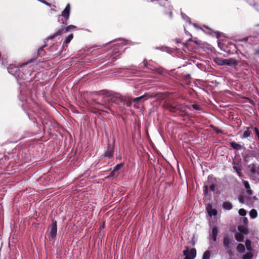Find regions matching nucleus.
Here are the masks:
<instances>
[{"instance_id":"54","label":"nucleus","mask_w":259,"mask_h":259,"mask_svg":"<svg viewBox=\"0 0 259 259\" xmlns=\"http://www.w3.org/2000/svg\"><path fill=\"white\" fill-rule=\"evenodd\" d=\"M116 172L113 171V169L111 171V172L110 173L109 177H113L114 176Z\"/></svg>"},{"instance_id":"43","label":"nucleus","mask_w":259,"mask_h":259,"mask_svg":"<svg viewBox=\"0 0 259 259\" xmlns=\"http://www.w3.org/2000/svg\"><path fill=\"white\" fill-rule=\"evenodd\" d=\"M246 211L244 208H240L238 211V213L242 217H245L246 214Z\"/></svg>"},{"instance_id":"8","label":"nucleus","mask_w":259,"mask_h":259,"mask_svg":"<svg viewBox=\"0 0 259 259\" xmlns=\"http://www.w3.org/2000/svg\"><path fill=\"white\" fill-rule=\"evenodd\" d=\"M10 157L5 154L3 157L0 158V169L7 171H10L12 169V161H9Z\"/></svg>"},{"instance_id":"39","label":"nucleus","mask_w":259,"mask_h":259,"mask_svg":"<svg viewBox=\"0 0 259 259\" xmlns=\"http://www.w3.org/2000/svg\"><path fill=\"white\" fill-rule=\"evenodd\" d=\"M191 107L196 110H201V108L200 107L199 105L198 104H194L192 105L191 107H190L189 105L186 106V108L189 109L190 110H191Z\"/></svg>"},{"instance_id":"22","label":"nucleus","mask_w":259,"mask_h":259,"mask_svg":"<svg viewBox=\"0 0 259 259\" xmlns=\"http://www.w3.org/2000/svg\"><path fill=\"white\" fill-rule=\"evenodd\" d=\"M233 168L234 171L236 172L237 175L239 178H243V175L241 172V165L234 161H233Z\"/></svg>"},{"instance_id":"55","label":"nucleus","mask_w":259,"mask_h":259,"mask_svg":"<svg viewBox=\"0 0 259 259\" xmlns=\"http://www.w3.org/2000/svg\"><path fill=\"white\" fill-rule=\"evenodd\" d=\"M44 4L46 5V6L50 7H51L52 6V4L47 2V1H46L45 3H44Z\"/></svg>"},{"instance_id":"60","label":"nucleus","mask_w":259,"mask_h":259,"mask_svg":"<svg viewBox=\"0 0 259 259\" xmlns=\"http://www.w3.org/2000/svg\"><path fill=\"white\" fill-rule=\"evenodd\" d=\"M194 42H195L196 44H197V45L200 44V43H199V40H195V41H194Z\"/></svg>"},{"instance_id":"10","label":"nucleus","mask_w":259,"mask_h":259,"mask_svg":"<svg viewBox=\"0 0 259 259\" xmlns=\"http://www.w3.org/2000/svg\"><path fill=\"white\" fill-rule=\"evenodd\" d=\"M159 96V93H146L144 95L133 99L132 102H141L142 101H146L149 99L151 98H158Z\"/></svg>"},{"instance_id":"29","label":"nucleus","mask_w":259,"mask_h":259,"mask_svg":"<svg viewBox=\"0 0 259 259\" xmlns=\"http://www.w3.org/2000/svg\"><path fill=\"white\" fill-rule=\"evenodd\" d=\"M250 157L251 153L249 150H246L244 153H242V159L244 162H249L250 160Z\"/></svg>"},{"instance_id":"31","label":"nucleus","mask_w":259,"mask_h":259,"mask_svg":"<svg viewBox=\"0 0 259 259\" xmlns=\"http://www.w3.org/2000/svg\"><path fill=\"white\" fill-rule=\"evenodd\" d=\"M155 49L156 50H159L162 52H166L169 54L172 52V49L166 46L156 47Z\"/></svg>"},{"instance_id":"50","label":"nucleus","mask_w":259,"mask_h":259,"mask_svg":"<svg viewBox=\"0 0 259 259\" xmlns=\"http://www.w3.org/2000/svg\"><path fill=\"white\" fill-rule=\"evenodd\" d=\"M243 223L244 225L247 226L248 223V219L246 217H244L242 219Z\"/></svg>"},{"instance_id":"45","label":"nucleus","mask_w":259,"mask_h":259,"mask_svg":"<svg viewBox=\"0 0 259 259\" xmlns=\"http://www.w3.org/2000/svg\"><path fill=\"white\" fill-rule=\"evenodd\" d=\"M204 190H203V195L204 196H207L208 195V186L207 185L204 186Z\"/></svg>"},{"instance_id":"53","label":"nucleus","mask_w":259,"mask_h":259,"mask_svg":"<svg viewBox=\"0 0 259 259\" xmlns=\"http://www.w3.org/2000/svg\"><path fill=\"white\" fill-rule=\"evenodd\" d=\"M248 101H249V102L251 104H252V105H254V104H255V103H254V101L253 100H252V99H248Z\"/></svg>"},{"instance_id":"30","label":"nucleus","mask_w":259,"mask_h":259,"mask_svg":"<svg viewBox=\"0 0 259 259\" xmlns=\"http://www.w3.org/2000/svg\"><path fill=\"white\" fill-rule=\"evenodd\" d=\"M222 207L224 209L230 210L232 209L233 205L230 201H224L222 204Z\"/></svg>"},{"instance_id":"1","label":"nucleus","mask_w":259,"mask_h":259,"mask_svg":"<svg viewBox=\"0 0 259 259\" xmlns=\"http://www.w3.org/2000/svg\"><path fill=\"white\" fill-rule=\"evenodd\" d=\"M103 95L105 97L109 98L108 102H111L114 111L116 110L117 108L121 111H123L125 110L123 107L120 105V103L128 107H130L132 105V100L131 99L122 96L118 93H114L111 91H105Z\"/></svg>"},{"instance_id":"44","label":"nucleus","mask_w":259,"mask_h":259,"mask_svg":"<svg viewBox=\"0 0 259 259\" xmlns=\"http://www.w3.org/2000/svg\"><path fill=\"white\" fill-rule=\"evenodd\" d=\"M259 27V23L255 25V30H253V34L255 36L259 35V29L257 27Z\"/></svg>"},{"instance_id":"56","label":"nucleus","mask_w":259,"mask_h":259,"mask_svg":"<svg viewBox=\"0 0 259 259\" xmlns=\"http://www.w3.org/2000/svg\"><path fill=\"white\" fill-rule=\"evenodd\" d=\"M191 25H193L196 28H197L198 29H200L199 27L196 23H192Z\"/></svg>"},{"instance_id":"19","label":"nucleus","mask_w":259,"mask_h":259,"mask_svg":"<svg viewBox=\"0 0 259 259\" xmlns=\"http://www.w3.org/2000/svg\"><path fill=\"white\" fill-rule=\"evenodd\" d=\"M248 168H249L248 170V175L250 177H256V175H259V173L256 169V164L255 163H252L251 164H249L248 166Z\"/></svg>"},{"instance_id":"17","label":"nucleus","mask_w":259,"mask_h":259,"mask_svg":"<svg viewBox=\"0 0 259 259\" xmlns=\"http://www.w3.org/2000/svg\"><path fill=\"white\" fill-rule=\"evenodd\" d=\"M253 52L251 55L252 63L255 66L259 65V47L253 48Z\"/></svg>"},{"instance_id":"42","label":"nucleus","mask_w":259,"mask_h":259,"mask_svg":"<svg viewBox=\"0 0 259 259\" xmlns=\"http://www.w3.org/2000/svg\"><path fill=\"white\" fill-rule=\"evenodd\" d=\"M124 164V162H121L120 163L116 164L114 167H113V171L114 172H117L118 171Z\"/></svg>"},{"instance_id":"52","label":"nucleus","mask_w":259,"mask_h":259,"mask_svg":"<svg viewBox=\"0 0 259 259\" xmlns=\"http://www.w3.org/2000/svg\"><path fill=\"white\" fill-rule=\"evenodd\" d=\"M246 190V193L249 195H251L253 193V192L250 189V187L249 188H248Z\"/></svg>"},{"instance_id":"27","label":"nucleus","mask_w":259,"mask_h":259,"mask_svg":"<svg viewBox=\"0 0 259 259\" xmlns=\"http://www.w3.org/2000/svg\"><path fill=\"white\" fill-rule=\"evenodd\" d=\"M230 145L233 149L235 150H240L242 149H245L243 145H241L234 141H232L230 142Z\"/></svg>"},{"instance_id":"7","label":"nucleus","mask_w":259,"mask_h":259,"mask_svg":"<svg viewBox=\"0 0 259 259\" xmlns=\"http://www.w3.org/2000/svg\"><path fill=\"white\" fill-rule=\"evenodd\" d=\"M76 26L73 25H69L67 26H62L57 31L54 32L53 34L50 35L46 38V40L52 39L57 36L61 35L63 32H67L71 30H74L76 29Z\"/></svg>"},{"instance_id":"59","label":"nucleus","mask_w":259,"mask_h":259,"mask_svg":"<svg viewBox=\"0 0 259 259\" xmlns=\"http://www.w3.org/2000/svg\"><path fill=\"white\" fill-rule=\"evenodd\" d=\"M53 7H54V8H52L51 9V11H56V10H55V8H56V6L55 5H53Z\"/></svg>"},{"instance_id":"11","label":"nucleus","mask_w":259,"mask_h":259,"mask_svg":"<svg viewBox=\"0 0 259 259\" xmlns=\"http://www.w3.org/2000/svg\"><path fill=\"white\" fill-rule=\"evenodd\" d=\"M184 259H195L196 256L197 251L195 248H190L188 246H185V249L183 251Z\"/></svg>"},{"instance_id":"34","label":"nucleus","mask_w":259,"mask_h":259,"mask_svg":"<svg viewBox=\"0 0 259 259\" xmlns=\"http://www.w3.org/2000/svg\"><path fill=\"white\" fill-rule=\"evenodd\" d=\"M234 237L235 240L239 242H242L244 240V235L238 232L235 233Z\"/></svg>"},{"instance_id":"9","label":"nucleus","mask_w":259,"mask_h":259,"mask_svg":"<svg viewBox=\"0 0 259 259\" xmlns=\"http://www.w3.org/2000/svg\"><path fill=\"white\" fill-rule=\"evenodd\" d=\"M163 108L171 113H176L178 110L181 112H184V108L181 105L177 103L174 104L168 102L165 103L163 105Z\"/></svg>"},{"instance_id":"57","label":"nucleus","mask_w":259,"mask_h":259,"mask_svg":"<svg viewBox=\"0 0 259 259\" xmlns=\"http://www.w3.org/2000/svg\"><path fill=\"white\" fill-rule=\"evenodd\" d=\"M230 45L232 46L235 49H236V46L235 44L231 43Z\"/></svg>"},{"instance_id":"5","label":"nucleus","mask_w":259,"mask_h":259,"mask_svg":"<svg viewBox=\"0 0 259 259\" xmlns=\"http://www.w3.org/2000/svg\"><path fill=\"white\" fill-rule=\"evenodd\" d=\"M214 62L220 66H228L235 67L236 66L238 62L235 59L230 58L229 59H224L221 57H216L213 58Z\"/></svg>"},{"instance_id":"4","label":"nucleus","mask_w":259,"mask_h":259,"mask_svg":"<svg viewBox=\"0 0 259 259\" xmlns=\"http://www.w3.org/2000/svg\"><path fill=\"white\" fill-rule=\"evenodd\" d=\"M150 1L153 3H157L160 6L164 8L165 9L163 11L164 15H167L169 19H172L173 7L168 0H150Z\"/></svg>"},{"instance_id":"48","label":"nucleus","mask_w":259,"mask_h":259,"mask_svg":"<svg viewBox=\"0 0 259 259\" xmlns=\"http://www.w3.org/2000/svg\"><path fill=\"white\" fill-rule=\"evenodd\" d=\"M250 243H251L248 240H247L246 242V248H247V250H251V248L250 246Z\"/></svg>"},{"instance_id":"23","label":"nucleus","mask_w":259,"mask_h":259,"mask_svg":"<svg viewBox=\"0 0 259 259\" xmlns=\"http://www.w3.org/2000/svg\"><path fill=\"white\" fill-rule=\"evenodd\" d=\"M191 75L190 74L182 73L181 75V81L187 85H189L191 83Z\"/></svg>"},{"instance_id":"47","label":"nucleus","mask_w":259,"mask_h":259,"mask_svg":"<svg viewBox=\"0 0 259 259\" xmlns=\"http://www.w3.org/2000/svg\"><path fill=\"white\" fill-rule=\"evenodd\" d=\"M143 67L151 69V67H150V65L148 63L147 61L145 59L144 60V61H143Z\"/></svg>"},{"instance_id":"49","label":"nucleus","mask_w":259,"mask_h":259,"mask_svg":"<svg viewBox=\"0 0 259 259\" xmlns=\"http://www.w3.org/2000/svg\"><path fill=\"white\" fill-rule=\"evenodd\" d=\"M244 199H245V197L244 196L240 195L238 197V201L241 203H244Z\"/></svg>"},{"instance_id":"32","label":"nucleus","mask_w":259,"mask_h":259,"mask_svg":"<svg viewBox=\"0 0 259 259\" xmlns=\"http://www.w3.org/2000/svg\"><path fill=\"white\" fill-rule=\"evenodd\" d=\"M69 19H66L65 18H63L62 16L58 15V22L63 24V26H65L68 23Z\"/></svg>"},{"instance_id":"2","label":"nucleus","mask_w":259,"mask_h":259,"mask_svg":"<svg viewBox=\"0 0 259 259\" xmlns=\"http://www.w3.org/2000/svg\"><path fill=\"white\" fill-rule=\"evenodd\" d=\"M107 99H104L103 103L98 102L96 99L93 98L90 101H87L88 104L90 106H95V108L98 111L102 112H106L109 113V112L107 110H109L111 112H114V109L111 105V102H108L109 97H107Z\"/></svg>"},{"instance_id":"15","label":"nucleus","mask_w":259,"mask_h":259,"mask_svg":"<svg viewBox=\"0 0 259 259\" xmlns=\"http://www.w3.org/2000/svg\"><path fill=\"white\" fill-rule=\"evenodd\" d=\"M209 227L210 228L209 234L210 239L212 240L213 242H215L219 233L218 227L215 225H212L211 224H209Z\"/></svg>"},{"instance_id":"28","label":"nucleus","mask_w":259,"mask_h":259,"mask_svg":"<svg viewBox=\"0 0 259 259\" xmlns=\"http://www.w3.org/2000/svg\"><path fill=\"white\" fill-rule=\"evenodd\" d=\"M246 2L249 6L259 12V4L257 0H246Z\"/></svg>"},{"instance_id":"61","label":"nucleus","mask_w":259,"mask_h":259,"mask_svg":"<svg viewBox=\"0 0 259 259\" xmlns=\"http://www.w3.org/2000/svg\"><path fill=\"white\" fill-rule=\"evenodd\" d=\"M185 33H186V34L187 35H190L192 37L191 34L189 32L187 31L186 30V29H185Z\"/></svg>"},{"instance_id":"25","label":"nucleus","mask_w":259,"mask_h":259,"mask_svg":"<svg viewBox=\"0 0 259 259\" xmlns=\"http://www.w3.org/2000/svg\"><path fill=\"white\" fill-rule=\"evenodd\" d=\"M244 130H245L241 136V139H246L248 137H250L251 135V130H252V127L250 126H244Z\"/></svg>"},{"instance_id":"64","label":"nucleus","mask_w":259,"mask_h":259,"mask_svg":"<svg viewBox=\"0 0 259 259\" xmlns=\"http://www.w3.org/2000/svg\"><path fill=\"white\" fill-rule=\"evenodd\" d=\"M116 159H121V157H120V156H117V157H116Z\"/></svg>"},{"instance_id":"13","label":"nucleus","mask_w":259,"mask_h":259,"mask_svg":"<svg viewBox=\"0 0 259 259\" xmlns=\"http://www.w3.org/2000/svg\"><path fill=\"white\" fill-rule=\"evenodd\" d=\"M57 233V222L55 220H52L51 230L49 234V237L51 240H55Z\"/></svg>"},{"instance_id":"40","label":"nucleus","mask_w":259,"mask_h":259,"mask_svg":"<svg viewBox=\"0 0 259 259\" xmlns=\"http://www.w3.org/2000/svg\"><path fill=\"white\" fill-rule=\"evenodd\" d=\"M210 251L208 250H207L203 252L202 259H210Z\"/></svg>"},{"instance_id":"14","label":"nucleus","mask_w":259,"mask_h":259,"mask_svg":"<svg viewBox=\"0 0 259 259\" xmlns=\"http://www.w3.org/2000/svg\"><path fill=\"white\" fill-rule=\"evenodd\" d=\"M114 153V146L113 145H111L110 143H108L107 147V149L105 151L104 153L102 155V158H108L111 159L113 157Z\"/></svg>"},{"instance_id":"20","label":"nucleus","mask_w":259,"mask_h":259,"mask_svg":"<svg viewBox=\"0 0 259 259\" xmlns=\"http://www.w3.org/2000/svg\"><path fill=\"white\" fill-rule=\"evenodd\" d=\"M71 11V6L70 4H68L64 10L59 15L62 16L66 19H69Z\"/></svg>"},{"instance_id":"35","label":"nucleus","mask_w":259,"mask_h":259,"mask_svg":"<svg viewBox=\"0 0 259 259\" xmlns=\"http://www.w3.org/2000/svg\"><path fill=\"white\" fill-rule=\"evenodd\" d=\"M238 230L239 231V233L242 234L243 235H247L248 234L247 229L242 226H239L238 227Z\"/></svg>"},{"instance_id":"33","label":"nucleus","mask_w":259,"mask_h":259,"mask_svg":"<svg viewBox=\"0 0 259 259\" xmlns=\"http://www.w3.org/2000/svg\"><path fill=\"white\" fill-rule=\"evenodd\" d=\"M231 242L228 237H224L223 238V245L226 249H229Z\"/></svg>"},{"instance_id":"21","label":"nucleus","mask_w":259,"mask_h":259,"mask_svg":"<svg viewBox=\"0 0 259 259\" xmlns=\"http://www.w3.org/2000/svg\"><path fill=\"white\" fill-rule=\"evenodd\" d=\"M206 210L207 211L208 215L210 217H212V216L215 217L217 215L218 212L217 209L215 208H213L210 203H208L206 205Z\"/></svg>"},{"instance_id":"24","label":"nucleus","mask_w":259,"mask_h":259,"mask_svg":"<svg viewBox=\"0 0 259 259\" xmlns=\"http://www.w3.org/2000/svg\"><path fill=\"white\" fill-rule=\"evenodd\" d=\"M206 29H207L208 31L207 32V33L210 35L214 36L215 35V37L219 39L221 36H224V34L221 32L220 31H213L211 29H210L208 27L205 26L204 27Z\"/></svg>"},{"instance_id":"36","label":"nucleus","mask_w":259,"mask_h":259,"mask_svg":"<svg viewBox=\"0 0 259 259\" xmlns=\"http://www.w3.org/2000/svg\"><path fill=\"white\" fill-rule=\"evenodd\" d=\"M181 16L182 18L186 22L188 23L190 25L192 24V22L190 17H189L185 13L181 12Z\"/></svg>"},{"instance_id":"63","label":"nucleus","mask_w":259,"mask_h":259,"mask_svg":"<svg viewBox=\"0 0 259 259\" xmlns=\"http://www.w3.org/2000/svg\"><path fill=\"white\" fill-rule=\"evenodd\" d=\"M218 46H219V47H220L221 49V44L220 42H218Z\"/></svg>"},{"instance_id":"51","label":"nucleus","mask_w":259,"mask_h":259,"mask_svg":"<svg viewBox=\"0 0 259 259\" xmlns=\"http://www.w3.org/2000/svg\"><path fill=\"white\" fill-rule=\"evenodd\" d=\"M252 129L254 130L256 137H258L259 136V130H258V128L256 127H252Z\"/></svg>"},{"instance_id":"26","label":"nucleus","mask_w":259,"mask_h":259,"mask_svg":"<svg viewBox=\"0 0 259 259\" xmlns=\"http://www.w3.org/2000/svg\"><path fill=\"white\" fill-rule=\"evenodd\" d=\"M105 91H107V90H105V91H93V92H87V96L88 97V101H90L92 98H91L92 96L93 95H96V96H104V97H105L103 94L105 92Z\"/></svg>"},{"instance_id":"3","label":"nucleus","mask_w":259,"mask_h":259,"mask_svg":"<svg viewBox=\"0 0 259 259\" xmlns=\"http://www.w3.org/2000/svg\"><path fill=\"white\" fill-rule=\"evenodd\" d=\"M116 40H120L121 42L114 45L115 50L121 49L122 47L123 46H126L128 45L133 46L136 44V42H132L128 40L124 39L122 38H118L115 39L114 40L110 41L108 43H110L112 41H115ZM120 55V54H119V51H115V52H113V54L111 55L110 58L108 59L109 62H108L107 64H110L116 61L119 58V56Z\"/></svg>"},{"instance_id":"41","label":"nucleus","mask_w":259,"mask_h":259,"mask_svg":"<svg viewBox=\"0 0 259 259\" xmlns=\"http://www.w3.org/2000/svg\"><path fill=\"white\" fill-rule=\"evenodd\" d=\"M253 256V255L252 253L251 252H248L242 256V259H252Z\"/></svg>"},{"instance_id":"6","label":"nucleus","mask_w":259,"mask_h":259,"mask_svg":"<svg viewBox=\"0 0 259 259\" xmlns=\"http://www.w3.org/2000/svg\"><path fill=\"white\" fill-rule=\"evenodd\" d=\"M46 46V44H45L43 46L40 47L37 52V58L33 57L28 61H27L25 64L23 65V66H21L22 69H23V68L25 67L26 65L28 64L29 63L31 62H33L34 61L36 60L37 59H38L37 62H43L45 59H47V57H46V56L47 55L46 52L44 51V48Z\"/></svg>"},{"instance_id":"62","label":"nucleus","mask_w":259,"mask_h":259,"mask_svg":"<svg viewBox=\"0 0 259 259\" xmlns=\"http://www.w3.org/2000/svg\"><path fill=\"white\" fill-rule=\"evenodd\" d=\"M191 244H192V245H195V241H192L191 242Z\"/></svg>"},{"instance_id":"12","label":"nucleus","mask_w":259,"mask_h":259,"mask_svg":"<svg viewBox=\"0 0 259 259\" xmlns=\"http://www.w3.org/2000/svg\"><path fill=\"white\" fill-rule=\"evenodd\" d=\"M8 72L16 77L23 78L21 75V68L13 64H10L8 67Z\"/></svg>"},{"instance_id":"37","label":"nucleus","mask_w":259,"mask_h":259,"mask_svg":"<svg viewBox=\"0 0 259 259\" xmlns=\"http://www.w3.org/2000/svg\"><path fill=\"white\" fill-rule=\"evenodd\" d=\"M236 249L237 251L239 253H243L245 250L244 245L241 243H239L237 245Z\"/></svg>"},{"instance_id":"18","label":"nucleus","mask_w":259,"mask_h":259,"mask_svg":"<svg viewBox=\"0 0 259 259\" xmlns=\"http://www.w3.org/2000/svg\"><path fill=\"white\" fill-rule=\"evenodd\" d=\"M73 33H70L65 38L64 41L63 42L61 50L59 51V52L57 53L58 56L63 57V55L62 54L63 50H65V51H66V49H65V48L66 47H67V45L68 44H69L71 41V40L73 39Z\"/></svg>"},{"instance_id":"38","label":"nucleus","mask_w":259,"mask_h":259,"mask_svg":"<svg viewBox=\"0 0 259 259\" xmlns=\"http://www.w3.org/2000/svg\"><path fill=\"white\" fill-rule=\"evenodd\" d=\"M249 216L251 219H255L257 216V211L255 209H252L249 211Z\"/></svg>"},{"instance_id":"46","label":"nucleus","mask_w":259,"mask_h":259,"mask_svg":"<svg viewBox=\"0 0 259 259\" xmlns=\"http://www.w3.org/2000/svg\"><path fill=\"white\" fill-rule=\"evenodd\" d=\"M242 182L246 189L250 188V185H249L248 182H247L246 181L242 180Z\"/></svg>"},{"instance_id":"58","label":"nucleus","mask_w":259,"mask_h":259,"mask_svg":"<svg viewBox=\"0 0 259 259\" xmlns=\"http://www.w3.org/2000/svg\"><path fill=\"white\" fill-rule=\"evenodd\" d=\"M215 132H216V133H217V134L222 133V131H221V130H218V129H217V130H215Z\"/></svg>"},{"instance_id":"16","label":"nucleus","mask_w":259,"mask_h":259,"mask_svg":"<svg viewBox=\"0 0 259 259\" xmlns=\"http://www.w3.org/2000/svg\"><path fill=\"white\" fill-rule=\"evenodd\" d=\"M208 183L209 184L208 188L211 191L214 192L218 187V181L212 176H208Z\"/></svg>"}]
</instances>
